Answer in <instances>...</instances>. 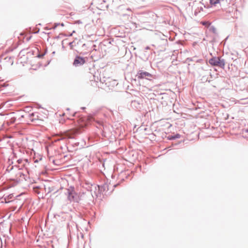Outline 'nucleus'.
Wrapping results in <instances>:
<instances>
[{
	"label": "nucleus",
	"instance_id": "obj_1",
	"mask_svg": "<svg viewBox=\"0 0 248 248\" xmlns=\"http://www.w3.org/2000/svg\"><path fill=\"white\" fill-rule=\"evenodd\" d=\"M80 133L77 129H73L68 130L62 135L53 134L47 137L48 140L53 138L58 137L57 140H64L65 139H75Z\"/></svg>",
	"mask_w": 248,
	"mask_h": 248
},
{
	"label": "nucleus",
	"instance_id": "obj_2",
	"mask_svg": "<svg viewBox=\"0 0 248 248\" xmlns=\"http://www.w3.org/2000/svg\"><path fill=\"white\" fill-rule=\"evenodd\" d=\"M93 118L91 116L88 117H81L77 121L78 125L80 127H84L87 125V123L92 121Z\"/></svg>",
	"mask_w": 248,
	"mask_h": 248
},
{
	"label": "nucleus",
	"instance_id": "obj_3",
	"mask_svg": "<svg viewBox=\"0 0 248 248\" xmlns=\"http://www.w3.org/2000/svg\"><path fill=\"white\" fill-rule=\"evenodd\" d=\"M136 76L139 79L146 78L147 79H150L151 78H153V76L149 72L141 71H140Z\"/></svg>",
	"mask_w": 248,
	"mask_h": 248
},
{
	"label": "nucleus",
	"instance_id": "obj_4",
	"mask_svg": "<svg viewBox=\"0 0 248 248\" xmlns=\"http://www.w3.org/2000/svg\"><path fill=\"white\" fill-rule=\"evenodd\" d=\"M210 64L214 66H224V62L221 61L219 57H214L209 61Z\"/></svg>",
	"mask_w": 248,
	"mask_h": 248
},
{
	"label": "nucleus",
	"instance_id": "obj_5",
	"mask_svg": "<svg viewBox=\"0 0 248 248\" xmlns=\"http://www.w3.org/2000/svg\"><path fill=\"white\" fill-rule=\"evenodd\" d=\"M85 62L84 58L79 56H77L74 61L73 64L75 66H78L84 64Z\"/></svg>",
	"mask_w": 248,
	"mask_h": 248
},
{
	"label": "nucleus",
	"instance_id": "obj_6",
	"mask_svg": "<svg viewBox=\"0 0 248 248\" xmlns=\"http://www.w3.org/2000/svg\"><path fill=\"white\" fill-rule=\"evenodd\" d=\"M201 23L206 27H209L211 24V23L208 21H202Z\"/></svg>",
	"mask_w": 248,
	"mask_h": 248
},
{
	"label": "nucleus",
	"instance_id": "obj_7",
	"mask_svg": "<svg viewBox=\"0 0 248 248\" xmlns=\"http://www.w3.org/2000/svg\"><path fill=\"white\" fill-rule=\"evenodd\" d=\"M70 110V109H67L66 111L63 114L64 115H65L68 119H70V117L69 116Z\"/></svg>",
	"mask_w": 248,
	"mask_h": 248
},
{
	"label": "nucleus",
	"instance_id": "obj_8",
	"mask_svg": "<svg viewBox=\"0 0 248 248\" xmlns=\"http://www.w3.org/2000/svg\"><path fill=\"white\" fill-rule=\"evenodd\" d=\"M214 1L216 3H210V4L211 5H215V6L217 4H220L221 2H222V1H219L218 0H214Z\"/></svg>",
	"mask_w": 248,
	"mask_h": 248
},
{
	"label": "nucleus",
	"instance_id": "obj_9",
	"mask_svg": "<svg viewBox=\"0 0 248 248\" xmlns=\"http://www.w3.org/2000/svg\"><path fill=\"white\" fill-rule=\"evenodd\" d=\"M72 195V193H69V196L68 197V198L70 200H71L74 199V196Z\"/></svg>",
	"mask_w": 248,
	"mask_h": 248
},
{
	"label": "nucleus",
	"instance_id": "obj_10",
	"mask_svg": "<svg viewBox=\"0 0 248 248\" xmlns=\"http://www.w3.org/2000/svg\"><path fill=\"white\" fill-rule=\"evenodd\" d=\"M17 134H17V133H15V134H14V135H15L14 136H10L7 137V138H16L15 136H16V135H17Z\"/></svg>",
	"mask_w": 248,
	"mask_h": 248
},
{
	"label": "nucleus",
	"instance_id": "obj_11",
	"mask_svg": "<svg viewBox=\"0 0 248 248\" xmlns=\"http://www.w3.org/2000/svg\"><path fill=\"white\" fill-rule=\"evenodd\" d=\"M75 113H74L72 115V116H74L75 115Z\"/></svg>",
	"mask_w": 248,
	"mask_h": 248
},
{
	"label": "nucleus",
	"instance_id": "obj_12",
	"mask_svg": "<svg viewBox=\"0 0 248 248\" xmlns=\"http://www.w3.org/2000/svg\"><path fill=\"white\" fill-rule=\"evenodd\" d=\"M177 138H179L180 137H179V136H177Z\"/></svg>",
	"mask_w": 248,
	"mask_h": 248
}]
</instances>
